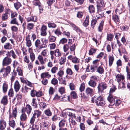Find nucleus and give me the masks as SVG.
Returning a JSON list of instances; mask_svg holds the SVG:
<instances>
[{"label":"nucleus","mask_w":130,"mask_h":130,"mask_svg":"<svg viewBox=\"0 0 130 130\" xmlns=\"http://www.w3.org/2000/svg\"><path fill=\"white\" fill-rule=\"evenodd\" d=\"M91 101L93 103L95 102L98 105L103 106L105 103L104 99L100 96L99 97L94 96L92 98Z\"/></svg>","instance_id":"obj_1"},{"label":"nucleus","mask_w":130,"mask_h":130,"mask_svg":"<svg viewBox=\"0 0 130 130\" xmlns=\"http://www.w3.org/2000/svg\"><path fill=\"white\" fill-rule=\"evenodd\" d=\"M96 4L97 12L96 13V14H98L99 15H101L100 12L105 7V3L102 0H98L96 2Z\"/></svg>","instance_id":"obj_2"},{"label":"nucleus","mask_w":130,"mask_h":130,"mask_svg":"<svg viewBox=\"0 0 130 130\" xmlns=\"http://www.w3.org/2000/svg\"><path fill=\"white\" fill-rule=\"evenodd\" d=\"M97 78L96 76H93L90 77V81L88 83L89 85L93 88L95 87L96 86Z\"/></svg>","instance_id":"obj_3"},{"label":"nucleus","mask_w":130,"mask_h":130,"mask_svg":"<svg viewBox=\"0 0 130 130\" xmlns=\"http://www.w3.org/2000/svg\"><path fill=\"white\" fill-rule=\"evenodd\" d=\"M11 13V11L10 9H6L5 11V13L2 15L1 17L2 20L3 21L7 20L8 17L10 16Z\"/></svg>","instance_id":"obj_4"},{"label":"nucleus","mask_w":130,"mask_h":130,"mask_svg":"<svg viewBox=\"0 0 130 130\" xmlns=\"http://www.w3.org/2000/svg\"><path fill=\"white\" fill-rule=\"evenodd\" d=\"M100 60V59H97L93 61V64L91 65L90 67V70L92 71H93L96 70V68L98 66Z\"/></svg>","instance_id":"obj_5"},{"label":"nucleus","mask_w":130,"mask_h":130,"mask_svg":"<svg viewBox=\"0 0 130 130\" xmlns=\"http://www.w3.org/2000/svg\"><path fill=\"white\" fill-rule=\"evenodd\" d=\"M77 121L78 122H80L81 121V117L79 116L77 117L76 118H71L70 120V126L71 128H72L73 127V126H72L71 124L73 126L75 125L76 124V121Z\"/></svg>","instance_id":"obj_6"},{"label":"nucleus","mask_w":130,"mask_h":130,"mask_svg":"<svg viewBox=\"0 0 130 130\" xmlns=\"http://www.w3.org/2000/svg\"><path fill=\"white\" fill-rule=\"evenodd\" d=\"M37 58L40 62V64L42 65H43L45 64V62H48V61L47 58L46 57L44 58L43 56L40 55H38Z\"/></svg>","instance_id":"obj_7"},{"label":"nucleus","mask_w":130,"mask_h":130,"mask_svg":"<svg viewBox=\"0 0 130 130\" xmlns=\"http://www.w3.org/2000/svg\"><path fill=\"white\" fill-rule=\"evenodd\" d=\"M107 85L104 83H101L99 84L98 87L99 91H102L107 88Z\"/></svg>","instance_id":"obj_8"},{"label":"nucleus","mask_w":130,"mask_h":130,"mask_svg":"<svg viewBox=\"0 0 130 130\" xmlns=\"http://www.w3.org/2000/svg\"><path fill=\"white\" fill-rule=\"evenodd\" d=\"M17 115V107H15L13 109L12 112L11 113H10L9 118H12V119L14 118L16 119V117Z\"/></svg>","instance_id":"obj_9"},{"label":"nucleus","mask_w":130,"mask_h":130,"mask_svg":"<svg viewBox=\"0 0 130 130\" xmlns=\"http://www.w3.org/2000/svg\"><path fill=\"white\" fill-rule=\"evenodd\" d=\"M107 100L110 103V105L113 106L115 105V99L113 98L111 95L109 94L107 97Z\"/></svg>","instance_id":"obj_10"},{"label":"nucleus","mask_w":130,"mask_h":130,"mask_svg":"<svg viewBox=\"0 0 130 130\" xmlns=\"http://www.w3.org/2000/svg\"><path fill=\"white\" fill-rule=\"evenodd\" d=\"M107 100L110 103V105L113 106L115 105V99L113 98L111 95L109 94L107 97Z\"/></svg>","instance_id":"obj_11"},{"label":"nucleus","mask_w":130,"mask_h":130,"mask_svg":"<svg viewBox=\"0 0 130 130\" xmlns=\"http://www.w3.org/2000/svg\"><path fill=\"white\" fill-rule=\"evenodd\" d=\"M12 60L11 58L7 57H5L3 61V66L7 65L10 64Z\"/></svg>","instance_id":"obj_12"},{"label":"nucleus","mask_w":130,"mask_h":130,"mask_svg":"<svg viewBox=\"0 0 130 130\" xmlns=\"http://www.w3.org/2000/svg\"><path fill=\"white\" fill-rule=\"evenodd\" d=\"M27 0V1L28 0ZM33 3L36 6H38L40 13H42L43 11V8L41 6V4L39 2V0H34Z\"/></svg>","instance_id":"obj_13"},{"label":"nucleus","mask_w":130,"mask_h":130,"mask_svg":"<svg viewBox=\"0 0 130 130\" xmlns=\"http://www.w3.org/2000/svg\"><path fill=\"white\" fill-rule=\"evenodd\" d=\"M32 109L31 107L30 106L29 104H27L23 109V111L25 112H26L28 115H29Z\"/></svg>","instance_id":"obj_14"},{"label":"nucleus","mask_w":130,"mask_h":130,"mask_svg":"<svg viewBox=\"0 0 130 130\" xmlns=\"http://www.w3.org/2000/svg\"><path fill=\"white\" fill-rule=\"evenodd\" d=\"M7 55L8 56H11L13 59L17 58V56L16 53L13 50H11L10 51H8Z\"/></svg>","instance_id":"obj_15"},{"label":"nucleus","mask_w":130,"mask_h":130,"mask_svg":"<svg viewBox=\"0 0 130 130\" xmlns=\"http://www.w3.org/2000/svg\"><path fill=\"white\" fill-rule=\"evenodd\" d=\"M6 123L3 120H0V130H4L6 126Z\"/></svg>","instance_id":"obj_16"},{"label":"nucleus","mask_w":130,"mask_h":130,"mask_svg":"<svg viewBox=\"0 0 130 130\" xmlns=\"http://www.w3.org/2000/svg\"><path fill=\"white\" fill-rule=\"evenodd\" d=\"M116 80L117 82H120L122 80V81L124 80V76L123 75L118 74L116 76Z\"/></svg>","instance_id":"obj_17"},{"label":"nucleus","mask_w":130,"mask_h":130,"mask_svg":"<svg viewBox=\"0 0 130 130\" xmlns=\"http://www.w3.org/2000/svg\"><path fill=\"white\" fill-rule=\"evenodd\" d=\"M100 18V17H97L96 15V16L91 21V27L93 28H94V26L96 25L97 20L99 19Z\"/></svg>","instance_id":"obj_18"},{"label":"nucleus","mask_w":130,"mask_h":130,"mask_svg":"<svg viewBox=\"0 0 130 130\" xmlns=\"http://www.w3.org/2000/svg\"><path fill=\"white\" fill-rule=\"evenodd\" d=\"M52 52L56 57H60L61 55V52L59 49H57L54 51H52Z\"/></svg>","instance_id":"obj_19"},{"label":"nucleus","mask_w":130,"mask_h":130,"mask_svg":"<svg viewBox=\"0 0 130 130\" xmlns=\"http://www.w3.org/2000/svg\"><path fill=\"white\" fill-rule=\"evenodd\" d=\"M47 27L45 25H43L41 28V34L42 35L45 36L47 34Z\"/></svg>","instance_id":"obj_20"},{"label":"nucleus","mask_w":130,"mask_h":130,"mask_svg":"<svg viewBox=\"0 0 130 130\" xmlns=\"http://www.w3.org/2000/svg\"><path fill=\"white\" fill-rule=\"evenodd\" d=\"M21 87V85L19 82L17 80L14 83V88L15 91L16 92H18L20 89Z\"/></svg>","instance_id":"obj_21"},{"label":"nucleus","mask_w":130,"mask_h":130,"mask_svg":"<svg viewBox=\"0 0 130 130\" xmlns=\"http://www.w3.org/2000/svg\"><path fill=\"white\" fill-rule=\"evenodd\" d=\"M8 96L5 95L2 98L1 101V103L4 105H6L8 103Z\"/></svg>","instance_id":"obj_22"},{"label":"nucleus","mask_w":130,"mask_h":130,"mask_svg":"<svg viewBox=\"0 0 130 130\" xmlns=\"http://www.w3.org/2000/svg\"><path fill=\"white\" fill-rule=\"evenodd\" d=\"M109 65V66H111L115 58L113 55H109L108 56Z\"/></svg>","instance_id":"obj_23"},{"label":"nucleus","mask_w":130,"mask_h":130,"mask_svg":"<svg viewBox=\"0 0 130 130\" xmlns=\"http://www.w3.org/2000/svg\"><path fill=\"white\" fill-rule=\"evenodd\" d=\"M51 75L48 72L42 73L41 75V77L42 78H44L45 77H46L49 78L51 77Z\"/></svg>","instance_id":"obj_24"},{"label":"nucleus","mask_w":130,"mask_h":130,"mask_svg":"<svg viewBox=\"0 0 130 130\" xmlns=\"http://www.w3.org/2000/svg\"><path fill=\"white\" fill-rule=\"evenodd\" d=\"M35 46L38 48L39 50L41 49L42 47L41 46V42L39 39H37L35 42Z\"/></svg>","instance_id":"obj_25"},{"label":"nucleus","mask_w":130,"mask_h":130,"mask_svg":"<svg viewBox=\"0 0 130 130\" xmlns=\"http://www.w3.org/2000/svg\"><path fill=\"white\" fill-rule=\"evenodd\" d=\"M8 88V84L6 82L4 83L2 86V89L3 93H5L7 92Z\"/></svg>","instance_id":"obj_26"},{"label":"nucleus","mask_w":130,"mask_h":130,"mask_svg":"<svg viewBox=\"0 0 130 130\" xmlns=\"http://www.w3.org/2000/svg\"><path fill=\"white\" fill-rule=\"evenodd\" d=\"M93 92V89L89 87H88L86 89V94L88 95H90Z\"/></svg>","instance_id":"obj_27"},{"label":"nucleus","mask_w":130,"mask_h":130,"mask_svg":"<svg viewBox=\"0 0 130 130\" xmlns=\"http://www.w3.org/2000/svg\"><path fill=\"white\" fill-rule=\"evenodd\" d=\"M89 20V16L88 15L87 16L83 23V25L85 27H86L88 25Z\"/></svg>","instance_id":"obj_28"},{"label":"nucleus","mask_w":130,"mask_h":130,"mask_svg":"<svg viewBox=\"0 0 130 130\" xmlns=\"http://www.w3.org/2000/svg\"><path fill=\"white\" fill-rule=\"evenodd\" d=\"M63 74L64 72L62 70H60L57 73V75L58 76V79L60 80L62 78Z\"/></svg>","instance_id":"obj_29"},{"label":"nucleus","mask_w":130,"mask_h":130,"mask_svg":"<svg viewBox=\"0 0 130 130\" xmlns=\"http://www.w3.org/2000/svg\"><path fill=\"white\" fill-rule=\"evenodd\" d=\"M104 22L103 20L102 21L98 26V30L99 32H102Z\"/></svg>","instance_id":"obj_30"},{"label":"nucleus","mask_w":130,"mask_h":130,"mask_svg":"<svg viewBox=\"0 0 130 130\" xmlns=\"http://www.w3.org/2000/svg\"><path fill=\"white\" fill-rule=\"evenodd\" d=\"M122 82L118 84V89H120L121 88H123L125 87V85H126V82L125 80L122 81Z\"/></svg>","instance_id":"obj_31"},{"label":"nucleus","mask_w":130,"mask_h":130,"mask_svg":"<svg viewBox=\"0 0 130 130\" xmlns=\"http://www.w3.org/2000/svg\"><path fill=\"white\" fill-rule=\"evenodd\" d=\"M118 51L120 55H121L122 53L125 52V50L124 47L122 46L119 47Z\"/></svg>","instance_id":"obj_32"},{"label":"nucleus","mask_w":130,"mask_h":130,"mask_svg":"<svg viewBox=\"0 0 130 130\" xmlns=\"http://www.w3.org/2000/svg\"><path fill=\"white\" fill-rule=\"evenodd\" d=\"M12 46L11 44L9 43H7L5 44L4 45L5 49L7 50H10L12 48Z\"/></svg>","instance_id":"obj_33"},{"label":"nucleus","mask_w":130,"mask_h":130,"mask_svg":"<svg viewBox=\"0 0 130 130\" xmlns=\"http://www.w3.org/2000/svg\"><path fill=\"white\" fill-rule=\"evenodd\" d=\"M44 113L48 117L51 116L52 115V112L49 109L45 110L44 111Z\"/></svg>","instance_id":"obj_34"},{"label":"nucleus","mask_w":130,"mask_h":130,"mask_svg":"<svg viewBox=\"0 0 130 130\" xmlns=\"http://www.w3.org/2000/svg\"><path fill=\"white\" fill-rule=\"evenodd\" d=\"M34 112L33 116L36 117V115L37 118L40 116L41 113V112L38 110H35L34 111Z\"/></svg>","instance_id":"obj_35"},{"label":"nucleus","mask_w":130,"mask_h":130,"mask_svg":"<svg viewBox=\"0 0 130 130\" xmlns=\"http://www.w3.org/2000/svg\"><path fill=\"white\" fill-rule=\"evenodd\" d=\"M96 71L100 74L103 73L104 72V69L103 67L101 66H100L98 67H97L96 69Z\"/></svg>","instance_id":"obj_36"},{"label":"nucleus","mask_w":130,"mask_h":130,"mask_svg":"<svg viewBox=\"0 0 130 130\" xmlns=\"http://www.w3.org/2000/svg\"><path fill=\"white\" fill-rule=\"evenodd\" d=\"M30 53V58L31 60V61L32 62L35 60V55L34 53L31 52Z\"/></svg>","instance_id":"obj_37"},{"label":"nucleus","mask_w":130,"mask_h":130,"mask_svg":"<svg viewBox=\"0 0 130 130\" xmlns=\"http://www.w3.org/2000/svg\"><path fill=\"white\" fill-rule=\"evenodd\" d=\"M26 40L27 46L29 47H30L31 46L32 43L31 41L28 38L26 37Z\"/></svg>","instance_id":"obj_38"},{"label":"nucleus","mask_w":130,"mask_h":130,"mask_svg":"<svg viewBox=\"0 0 130 130\" xmlns=\"http://www.w3.org/2000/svg\"><path fill=\"white\" fill-rule=\"evenodd\" d=\"M25 18L26 19L28 22L30 21H35L34 17L32 16L28 17L26 15L25 16Z\"/></svg>","instance_id":"obj_39"},{"label":"nucleus","mask_w":130,"mask_h":130,"mask_svg":"<svg viewBox=\"0 0 130 130\" xmlns=\"http://www.w3.org/2000/svg\"><path fill=\"white\" fill-rule=\"evenodd\" d=\"M56 37L50 35L48 38V40L50 42H55L56 41Z\"/></svg>","instance_id":"obj_40"},{"label":"nucleus","mask_w":130,"mask_h":130,"mask_svg":"<svg viewBox=\"0 0 130 130\" xmlns=\"http://www.w3.org/2000/svg\"><path fill=\"white\" fill-rule=\"evenodd\" d=\"M34 26V23H28L27 25V29L29 30H31L33 29Z\"/></svg>","instance_id":"obj_41"},{"label":"nucleus","mask_w":130,"mask_h":130,"mask_svg":"<svg viewBox=\"0 0 130 130\" xmlns=\"http://www.w3.org/2000/svg\"><path fill=\"white\" fill-rule=\"evenodd\" d=\"M66 123V120L63 119L61 120L59 122V127H63Z\"/></svg>","instance_id":"obj_42"},{"label":"nucleus","mask_w":130,"mask_h":130,"mask_svg":"<svg viewBox=\"0 0 130 130\" xmlns=\"http://www.w3.org/2000/svg\"><path fill=\"white\" fill-rule=\"evenodd\" d=\"M70 98L71 97L69 96H67L66 95H64L63 97L61 98L62 101H70Z\"/></svg>","instance_id":"obj_43"},{"label":"nucleus","mask_w":130,"mask_h":130,"mask_svg":"<svg viewBox=\"0 0 130 130\" xmlns=\"http://www.w3.org/2000/svg\"><path fill=\"white\" fill-rule=\"evenodd\" d=\"M67 114L68 116L71 117V118H76L77 117H76L74 113L72 112L67 111Z\"/></svg>","instance_id":"obj_44"},{"label":"nucleus","mask_w":130,"mask_h":130,"mask_svg":"<svg viewBox=\"0 0 130 130\" xmlns=\"http://www.w3.org/2000/svg\"><path fill=\"white\" fill-rule=\"evenodd\" d=\"M48 51L47 49H45L42 51L41 55L42 56L46 57L48 56Z\"/></svg>","instance_id":"obj_45"},{"label":"nucleus","mask_w":130,"mask_h":130,"mask_svg":"<svg viewBox=\"0 0 130 130\" xmlns=\"http://www.w3.org/2000/svg\"><path fill=\"white\" fill-rule=\"evenodd\" d=\"M9 124L10 126L12 127L13 128H15V124L14 120H12L11 121H9Z\"/></svg>","instance_id":"obj_46"},{"label":"nucleus","mask_w":130,"mask_h":130,"mask_svg":"<svg viewBox=\"0 0 130 130\" xmlns=\"http://www.w3.org/2000/svg\"><path fill=\"white\" fill-rule=\"evenodd\" d=\"M89 12L90 13H94L95 12V8L93 5H90L89 6L88 8Z\"/></svg>","instance_id":"obj_47"},{"label":"nucleus","mask_w":130,"mask_h":130,"mask_svg":"<svg viewBox=\"0 0 130 130\" xmlns=\"http://www.w3.org/2000/svg\"><path fill=\"white\" fill-rule=\"evenodd\" d=\"M14 7L17 10H18L21 6V3L18 2L14 3Z\"/></svg>","instance_id":"obj_48"},{"label":"nucleus","mask_w":130,"mask_h":130,"mask_svg":"<svg viewBox=\"0 0 130 130\" xmlns=\"http://www.w3.org/2000/svg\"><path fill=\"white\" fill-rule=\"evenodd\" d=\"M122 9L121 8H118L116 9L115 12L117 14H119L122 13Z\"/></svg>","instance_id":"obj_49"},{"label":"nucleus","mask_w":130,"mask_h":130,"mask_svg":"<svg viewBox=\"0 0 130 130\" xmlns=\"http://www.w3.org/2000/svg\"><path fill=\"white\" fill-rule=\"evenodd\" d=\"M60 118L59 117H58L56 115H55L53 116L52 118V121L55 122L58 120H60Z\"/></svg>","instance_id":"obj_50"},{"label":"nucleus","mask_w":130,"mask_h":130,"mask_svg":"<svg viewBox=\"0 0 130 130\" xmlns=\"http://www.w3.org/2000/svg\"><path fill=\"white\" fill-rule=\"evenodd\" d=\"M20 119L21 121H24L27 119V116L25 113L22 114L20 116Z\"/></svg>","instance_id":"obj_51"},{"label":"nucleus","mask_w":130,"mask_h":130,"mask_svg":"<svg viewBox=\"0 0 130 130\" xmlns=\"http://www.w3.org/2000/svg\"><path fill=\"white\" fill-rule=\"evenodd\" d=\"M0 72L1 73H2L3 74V76L4 77L7 76L8 75L7 74H6V73L5 68L2 69L0 71Z\"/></svg>","instance_id":"obj_52"},{"label":"nucleus","mask_w":130,"mask_h":130,"mask_svg":"<svg viewBox=\"0 0 130 130\" xmlns=\"http://www.w3.org/2000/svg\"><path fill=\"white\" fill-rule=\"evenodd\" d=\"M71 98L74 99H76L77 97V94L75 91H72L71 93Z\"/></svg>","instance_id":"obj_53"},{"label":"nucleus","mask_w":130,"mask_h":130,"mask_svg":"<svg viewBox=\"0 0 130 130\" xmlns=\"http://www.w3.org/2000/svg\"><path fill=\"white\" fill-rule=\"evenodd\" d=\"M66 73L67 75H71L73 73V72L72 70L70 68H68L66 70Z\"/></svg>","instance_id":"obj_54"},{"label":"nucleus","mask_w":130,"mask_h":130,"mask_svg":"<svg viewBox=\"0 0 130 130\" xmlns=\"http://www.w3.org/2000/svg\"><path fill=\"white\" fill-rule=\"evenodd\" d=\"M36 100L35 99H33L32 102V105L34 107L36 108L37 107V104L36 102Z\"/></svg>","instance_id":"obj_55"},{"label":"nucleus","mask_w":130,"mask_h":130,"mask_svg":"<svg viewBox=\"0 0 130 130\" xmlns=\"http://www.w3.org/2000/svg\"><path fill=\"white\" fill-rule=\"evenodd\" d=\"M72 61L73 63H78L79 62V59L75 57H73Z\"/></svg>","instance_id":"obj_56"},{"label":"nucleus","mask_w":130,"mask_h":130,"mask_svg":"<svg viewBox=\"0 0 130 130\" xmlns=\"http://www.w3.org/2000/svg\"><path fill=\"white\" fill-rule=\"evenodd\" d=\"M113 37V35L112 34H108L107 35V39L108 40L111 41L112 40Z\"/></svg>","instance_id":"obj_57"},{"label":"nucleus","mask_w":130,"mask_h":130,"mask_svg":"<svg viewBox=\"0 0 130 130\" xmlns=\"http://www.w3.org/2000/svg\"><path fill=\"white\" fill-rule=\"evenodd\" d=\"M112 19L116 23L118 22L119 21V18L117 15H113L112 16Z\"/></svg>","instance_id":"obj_58"},{"label":"nucleus","mask_w":130,"mask_h":130,"mask_svg":"<svg viewBox=\"0 0 130 130\" xmlns=\"http://www.w3.org/2000/svg\"><path fill=\"white\" fill-rule=\"evenodd\" d=\"M96 51V49L93 48H91L89 51V54L90 55H92L94 54Z\"/></svg>","instance_id":"obj_59"},{"label":"nucleus","mask_w":130,"mask_h":130,"mask_svg":"<svg viewBox=\"0 0 130 130\" xmlns=\"http://www.w3.org/2000/svg\"><path fill=\"white\" fill-rule=\"evenodd\" d=\"M71 25L72 27L74 28L76 30L77 32H81V30L74 24H71Z\"/></svg>","instance_id":"obj_60"},{"label":"nucleus","mask_w":130,"mask_h":130,"mask_svg":"<svg viewBox=\"0 0 130 130\" xmlns=\"http://www.w3.org/2000/svg\"><path fill=\"white\" fill-rule=\"evenodd\" d=\"M58 70V68L56 66L53 67L51 70V72L53 74L56 73Z\"/></svg>","instance_id":"obj_61"},{"label":"nucleus","mask_w":130,"mask_h":130,"mask_svg":"<svg viewBox=\"0 0 130 130\" xmlns=\"http://www.w3.org/2000/svg\"><path fill=\"white\" fill-rule=\"evenodd\" d=\"M48 26L49 28H55L56 25L55 23H48Z\"/></svg>","instance_id":"obj_62"},{"label":"nucleus","mask_w":130,"mask_h":130,"mask_svg":"<svg viewBox=\"0 0 130 130\" xmlns=\"http://www.w3.org/2000/svg\"><path fill=\"white\" fill-rule=\"evenodd\" d=\"M54 33L55 34L58 36L61 35L62 34V32L59 29H57L55 30H54Z\"/></svg>","instance_id":"obj_63"},{"label":"nucleus","mask_w":130,"mask_h":130,"mask_svg":"<svg viewBox=\"0 0 130 130\" xmlns=\"http://www.w3.org/2000/svg\"><path fill=\"white\" fill-rule=\"evenodd\" d=\"M55 91L53 87H50L48 90L50 95H52L53 94Z\"/></svg>","instance_id":"obj_64"}]
</instances>
